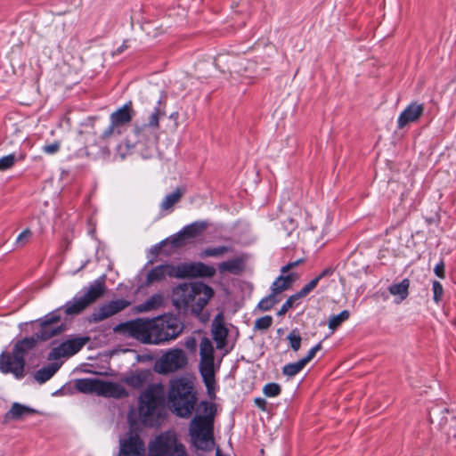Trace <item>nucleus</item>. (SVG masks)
I'll use <instances>...</instances> for the list:
<instances>
[{
    "label": "nucleus",
    "mask_w": 456,
    "mask_h": 456,
    "mask_svg": "<svg viewBox=\"0 0 456 456\" xmlns=\"http://www.w3.org/2000/svg\"><path fill=\"white\" fill-rule=\"evenodd\" d=\"M212 337L216 343V347L222 349L226 345V338L228 336V330L223 322L222 314H218L213 321L212 323Z\"/></svg>",
    "instance_id": "obj_21"
},
{
    "label": "nucleus",
    "mask_w": 456,
    "mask_h": 456,
    "mask_svg": "<svg viewBox=\"0 0 456 456\" xmlns=\"http://www.w3.org/2000/svg\"><path fill=\"white\" fill-rule=\"evenodd\" d=\"M200 371L208 390L215 385L214 347L208 338H202L200 343Z\"/></svg>",
    "instance_id": "obj_7"
},
{
    "label": "nucleus",
    "mask_w": 456,
    "mask_h": 456,
    "mask_svg": "<svg viewBox=\"0 0 456 456\" xmlns=\"http://www.w3.org/2000/svg\"><path fill=\"white\" fill-rule=\"evenodd\" d=\"M278 302L279 298L272 292L270 295L260 300L258 307L263 311H268Z\"/></svg>",
    "instance_id": "obj_40"
},
{
    "label": "nucleus",
    "mask_w": 456,
    "mask_h": 456,
    "mask_svg": "<svg viewBox=\"0 0 456 456\" xmlns=\"http://www.w3.org/2000/svg\"><path fill=\"white\" fill-rule=\"evenodd\" d=\"M100 382L98 379H80L76 380L75 388L81 393L99 395Z\"/></svg>",
    "instance_id": "obj_27"
},
{
    "label": "nucleus",
    "mask_w": 456,
    "mask_h": 456,
    "mask_svg": "<svg viewBox=\"0 0 456 456\" xmlns=\"http://www.w3.org/2000/svg\"><path fill=\"white\" fill-rule=\"evenodd\" d=\"M124 131L121 130L118 126H116L111 121L110 126L102 132L101 137L104 140H108L114 135H119Z\"/></svg>",
    "instance_id": "obj_43"
},
{
    "label": "nucleus",
    "mask_w": 456,
    "mask_h": 456,
    "mask_svg": "<svg viewBox=\"0 0 456 456\" xmlns=\"http://www.w3.org/2000/svg\"><path fill=\"white\" fill-rule=\"evenodd\" d=\"M129 305V302L124 299L110 301L102 305L97 312L93 314V319L95 322L103 321L118 312L124 310Z\"/></svg>",
    "instance_id": "obj_16"
},
{
    "label": "nucleus",
    "mask_w": 456,
    "mask_h": 456,
    "mask_svg": "<svg viewBox=\"0 0 456 456\" xmlns=\"http://www.w3.org/2000/svg\"><path fill=\"white\" fill-rule=\"evenodd\" d=\"M188 241V239L185 237H180V232L174 237L170 239V242L174 247H182L185 245Z\"/></svg>",
    "instance_id": "obj_52"
},
{
    "label": "nucleus",
    "mask_w": 456,
    "mask_h": 456,
    "mask_svg": "<svg viewBox=\"0 0 456 456\" xmlns=\"http://www.w3.org/2000/svg\"><path fill=\"white\" fill-rule=\"evenodd\" d=\"M305 365L306 364L304 362V361L300 359L297 362L284 365L282 368V373L289 378H292L299 373L305 367Z\"/></svg>",
    "instance_id": "obj_39"
},
{
    "label": "nucleus",
    "mask_w": 456,
    "mask_h": 456,
    "mask_svg": "<svg viewBox=\"0 0 456 456\" xmlns=\"http://www.w3.org/2000/svg\"><path fill=\"white\" fill-rule=\"evenodd\" d=\"M319 281L318 279L315 277L314 279H313L312 281H310L307 284H305L297 293H296L297 295V297L299 298L301 297H304L305 296H307L311 291H313L317 284H318Z\"/></svg>",
    "instance_id": "obj_46"
},
{
    "label": "nucleus",
    "mask_w": 456,
    "mask_h": 456,
    "mask_svg": "<svg viewBox=\"0 0 456 456\" xmlns=\"http://www.w3.org/2000/svg\"><path fill=\"white\" fill-rule=\"evenodd\" d=\"M432 290H433V300H434V302L438 304L442 300L443 294H444V289H443L442 284L437 281H434L432 283Z\"/></svg>",
    "instance_id": "obj_47"
},
{
    "label": "nucleus",
    "mask_w": 456,
    "mask_h": 456,
    "mask_svg": "<svg viewBox=\"0 0 456 456\" xmlns=\"http://www.w3.org/2000/svg\"><path fill=\"white\" fill-rule=\"evenodd\" d=\"M273 323V318L269 315L260 317L256 320L254 328L256 330H266Z\"/></svg>",
    "instance_id": "obj_48"
},
{
    "label": "nucleus",
    "mask_w": 456,
    "mask_h": 456,
    "mask_svg": "<svg viewBox=\"0 0 456 456\" xmlns=\"http://www.w3.org/2000/svg\"><path fill=\"white\" fill-rule=\"evenodd\" d=\"M88 338H77L62 342L59 346L54 347L49 353V360H57L61 357L70 356L77 354L86 344Z\"/></svg>",
    "instance_id": "obj_13"
},
{
    "label": "nucleus",
    "mask_w": 456,
    "mask_h": 456,
    "mask_svg": "<svg viewBox=\"0 0 456 456\" xmlns=\"http://www.w3.org/2000/svg\"><path fill=\"white\" fill-rule=\"evenodd\" d=\"M25 360H20L13 352H3L0 354V371L4 374H12L16 379L24 377Z\"/></svg>",
    "instance_id": "obj_12"
},
{
    "label": "nucleus",
    "mask_w": 456,
    "mask_h": 456,
    "mask_svg": "<svg viewBox=\"0 0 456 456\" xmlns=\"http://www.w3.org/2000/svg\"><path fill=\"white\" fill-rule=\"evenodd\" d=\"M167 277L177 278L176 266L166 264L152 268L147 273L145 284L149 286L154 282L161 281L165 280Z\"/></svg>",
    "instance_id": "obj_17"
},
{
    "label": "nucleus",
    "mask_w": 456,
    "mask_h": 456,
    "mask_svg": "<svg viewBox=\"0 0 456 456\" xmlns=\"http://www.w3.org/2000/svg\"><path fill=\"white\" fill-rule=\"evenodd\" d=\"M183 324L173 314L152 319L137 318L122 322L114 328L116 333L135 338L143 344L159 345L176 338Z\"/></svg>",
    "instance_id": "obj_1"
},
{
    "label": "nucleus",
    "mask_w": 456,
    "mask_h": 456,
    "mask_svg": "<svg viewBox=\"0 0 456 456\" xmlns=\"http://www.w3.org/2000/svg\"><path fill=\"white\" fill-rule=\"evenodd\" d=\"M203 414H197L190 424L189 432L193 444L199 450L211 451L215 447L214 420L216 408L214 403H201Z\"/></svg>",
    "instance_id": "obj_3"
},
{
    "label": "nucleus",
    "mask_w": 456,
    "mask_h": 456,
    "mask_svg": "<svg viewBox=\"0 0 456 456\" xmlns=\"http://www.w3.org/2000/svg\"><path fill=\"white\" fill-rule=\"evenodd\" d=\"M183 194V191L180 188H176L172 193L167 194L160 204V208L163 210H168L177 203Z\"/></svg>",
    "instance_id": "obj_36"
},
{
    "label": "nucleus",
    "mask_w": 456,
    "mask_h": 456,
    "mask_svg": "<svg viewBox=\"0 0 456 456\" xmlns=\"http://www.w3.org/2000/svg\"><path fill=\"white\" fill-rule=\"evenodd\" d=\"M37 342V338H25L14 345L12 352L20 360H25L26 354L35 347Z\"/></svg>",
    "instance_id": "obj_26"
},
{
    "label": "nucleus",
    "mask_w": 456,
    "mask_h": 456,
    "mask_svg": "<svg viewBox=\"0 0 456 456\" xmlns=\"http://www.w3.org/2000/svg\"><path fill=\"white\" fill-rule=\"evenodd\" d=\"M289 224L290 225L292 226V229L294 228V224H293V220L292 219H289Z\"/></svg>",
    "instance_id": "obj_60"
},
{
    "label": "nucleus",
    "mask_w": 456,
    "mask_h": 456,
    "mask_svg": "<svg viewBox=\"0 0 456 456\" xmlns=\"http://www.w3.org/2000/svg\"><path fill=\"white\" fill-rule=\"evenodd\" d=\"M35 412L36 410L28 406L14 403L11 409L4 414V422L7 423L10 420H18L22 419L24 416L33 414Z\"/></svg>",
    "instance_id": "obj_24"
},
{
    "label": "nucleus",
    "mask_w": 456,
    "mask_h": 456,
    "mask_svg": "<svg viewBox=\"0 0 456 456\" xmlns=\"http://www.w3.org/2000/svg\"><path fill=\"white\" fill-rule=\"evenodd\" d=\"M61 363L53 362L48 364L47 366L38 370L34 374V379L39 383L43 384L49 380L60 369Z\"/></svg>",
    "instance_id": "obj_32"
},
{
    "label": "nucleus",
    "mask_w": 456,
    "mask_h": 456,
    "mask_svg": "<svg viewBox=\"0 0 456 456\" xmlns=\"http://www.w3.org/2000/svg\"><path fill=\"white\" fill-rule=\"evenodd\" d=\"M281 392V386L277 383H267L263 387V393L265 396L275 397Z\"/></svg>",
    "instance_id": "obj_41"
},
{
    "label": "nucleus",
    "mask_w": 456,
    "mask_h": 456,
    "mask_svg": "<svg viewBox=\"0 0 456 456\" xmlns=\"http://www.w3.org/2000/svg\"><path fill=\"white\" fill-rule=\"evenodd\" d=\"M125 48H126V44L124 43V44L122 45V46H120V47L118 49V53H122V52L124 51V49H125Z\"/></svg>",
    "instance_id": "obj_58"
},
{
    "label": "nucleus",
    "mask_w": 456,
    "mask_h": 456,
    "mask_svg": "<svg viewBox=\"0 0 456 456\" xmlns=\"http://www.w3.org/2000/svg\"><path fill=\"white\" fill-rule=\"evenodd\" d=\"M157 129L150 127L148 125L142 122L141 124L135 123L134 132L136 136V142L147 143L154 142L157 139Z\"/></svg>",
    "instance_id": "obj_23"
},
{
    "label": "nucleus",
    "mask_w": 456,
    "mask_h": 456,
    "mask_svg": "<svg viewBox=\"0 0 456 456\" xmlns=\"http://www.w3.org/2000/svg\"><path fill=\"white\" fill-rule=\"evenodd\" d=\"M287 339L289 340V346L293 349V351L297 352L299 350L301 346L302 338L297 332L293 330L287 336Z\"/></svg>",
    "instance_id": "obj_45"
},
{
    "label": "nucleus",
    "mask_w": 456,
    "mask_h": 456,
    "mask_svg": "<svg viewBox=\"0 0 456 456\" xmlns=\"http://www.w3.org/2000/svg\"><path fill=\"white\" fill-rule=\"evenodd\" d=\"M184 346L187 349L191 351H194L197 347V340L195 338L190 337L186 338L184 342Z\"/></svg>",
    "instance_id": "obj_54"
},
{
    "label": "nucleus",
    "mask_w": 456,
    "mask_h": 456,
    "mask_svg": "<svg viewBox=\"0 0 456 456\" xmlns=\"http://www.w3.org/2000/svg\"><path fill=\"white\" fill-rule=\"evenodd\" d=\"M60 147H61L60 142H53L51 144L45 145L43 147V151L45 153H46V154L52 155V154H54V153L58 152L59 150H60Z\"/></svg>",
    "instance_id": "obj_51"
},
{
    "label": "nucleus",
    "mask_w": 456,
    "mask_h": 456,
    "mask_svg": "<svg viewBox=\"0 0 456 456\" xmlns=\"http://www.w3.org/2000/svg\"><path fill=\"white\" fill-rule=\"evenodd\" d=\"M129 305V302L124 299L110 301L102 305L97 312L93 314V319L95 322L103 321L118 312L124 310Z\"/></svg>",
    "instance_id": "obj_15"
},
{
    "label": "nucleus",
    "mask_w": 456,
    "mask_h": 456,
    "mask_svg": "<svg viewBox=\"0 0 456 456\" xmlns=\"http://www.w3.org/2000/svg\"><path fill=\"white\" fill-rule=\"evenodd\" d=\"M145 446L137 434L129 433L119 441L118 456H144Z\"/></svg>",
    "instance_id": "obj_14"
},
{
    "label": "nucleus",
    "mask_w": 456,
    "mask_h": 456,
    "mask_svg": "<svg viewBox=\"0 0 456 456\" xmlns=\"http://www.w3.org/2000/svg\"><path fill=\"white\" fill-rule=\"evenodd\" d=\"M214 296V290L203 282L184 283L173 292V303L177 308H190L199 315Z\"/></svg>",
    "instance_id": "obj_2"
},
{
    "label": "nucleus",
    "mask_w": 456,
    "mask_h": 456,
    "mask_svg": "<svg viewBox=\"0 0 456 456\" xmlns=\"http://www.w3.org/2000/svg\"><path fill=\"white\" fill-rule=\"evenodd\" d=\"M166 116L165 107L162 104V101L159 98L157 101V106H155L143 119V123L148 125L150 127L159 129V119Z\"/></svg>",
    "instance_id": "obj_25"
},
{
    "label": "nucleus",
    "mask_w": 456,
    "mask_h": 456,
    "mask_svg": "<svg viewBox=\"0 0 456 456\" xmlns=\"http://www.w3.org/2000/svg\"><path fill=\"white\" fill-rule=\"evenodd\" d=\"M410 281L408 279H403L401 282L393 284L388 288L390 294L396 297L395 303L399 304L404 300L409 294Z\"/></svg>",
    "instance_id": "obj_30"
},
{
    "label": "nucleus",
    "mask_w": 456,
    "mask_h": 456,
    "mask_svg": "<svg viewBox=\"0 0 456 456\" xmlns=\"http://www.w3.org/2000/svg\"><path fill=\"white\" fill-rule=\"evenodd\" d=\"M151 373L149 370H136L122 378V382L133 388L142 387L150 379Z\"/></svg>",
    "instance_id": "obj_22"
},
{
    "label": "nucleus",
    "mask_w": 456,
    "mask_h": 456,
    "mask_svg": "<svg viewBox=\"0 0 456 456\" xmlns=\"http://www.w3.org/2000/svg\"><path fill=\"white\" fill-rule=\"evenodd\" d=\"M296 276L293 273L288 275H280L272 284L271 289L276 296L288 289L295 281Z\"/></svg>",
    "instance_id": "obj_31"
},
{
    "label": "nucleus",
    "mask_w": 456,
    "mask_h": 456,
    "mask_svg": "<svg viewBox=\"0 0 456 456\" xmlns=\"http://www.w3.org/2000/svg\"><path fill=\"white\" fill-rule=\"evenodd\" d=\"M163 304V296L161 294H154L144 302L135 306L137 313H146L158 309Z\"/></svg>",
    "instance_id": "obj_29"
},
{
    "label": "nucleus",
    "mask_w": 456,
    "mask_h": 456,
    "mask_svg": "<svg viewBox=\"0 0 456 456\" xmlns=\"http://www.w3.org/2000/svg\"><path fill=\"white\" fill-rule=\"evenodd\" d=\"M128 392L125 387L119 383L101 380L99 395L115 399L125 398L128 396Z\"/></svg>",
    "instance_id": "obj_19"
},
{
    "label": "nucleus",
    "mask_w": 456,
    "mask_h": 456,
    "mask_svg": "<svg viewBox=\"0 0 456 456\" xmlns=\"http://www.w3.org/2000/svg\"><path fill=\"white\" fill-rule=\"evenodd\" d=\"M297 299H299V297L297 294L290 296L281 307L279 314H284L289 308L293 306L295 301Z\"/></svg>",
    "instance_id": "obj_49"
},
{
    "label": "nucleus",
    "mask_w": 456,
    "mask_h": 456,
    "mask_svg": "<svg viewBox=\"0 0 456 456\" xmlns=\"http://www.w3.org/2000/svg\"><path fill=\"white\" fill-rule=\"evenodd\" d=\"M31 237H32L31 230L30 229H25L16 238L15 246L17 248L24 247L30 240Z\"/></svg>",
    "instance_id": "obj_42"
},
{
    "label": "nucleus",
    "mask_w": 456,
    "mask_h": 456,
    "mask_svg": "<svg viewBox=\"0 0 456 456\" xmlns=\"http://www.w3.org/2000/svg\"><path fill=\"white\" fill-rule=\"evenodd\" d=\"M333 271L334 270L332 268H326L318 276H316V278L320 281V280H322V278L331 275L333 273Z\"/></svg>",
    "instance_id": "obj_57"
},
{
    "label": "nucleus",
    "mask_w": 456,
    "mask_h": 456,
    "mask_svg": "<svg viewBox=\"0 0 456 456\" xmlns=\"http://www.w3.org/2000/svg\"><path fill=\"white\" fill-rule=\"evenodd\" d=\"M15 161L16 156L13 153L2 157L0 159V171L10 169L15 164Z\"/></svg>",
    "instance_id": "obj_44"
},
{
    "label": "nucleus",
    "mask_w": 456,
    "mask_h": 456,
    "mask_svg": "<svg viewBox=\"0 0 456 456\" xmlns=\"http://www.w3.org/2000/svg\"><path fill=\"white\" fill-rule=\"evenodd\" d=\"M434 273L436 276H438L441 279H444L445 276V271H444V261H440L437 263L434 268Z\"/></svg>",
    "instance_id": "obj_53"
},
{
    "label": "nucleus",
    "mask_w": 456,
    "mask_h": 456,
    "mask_svg": "<svg viewBox=\"0 0 456 456\" xmlns=\"http://www.w3.org/2000/svg\"><path fill=\"white\" fill-rule=\"evenodd\" d=\"M177 278H211L216 274V269L202 262L183 263L176 265Z\"/></svg>",
    "instance_id": "obj_11"
},
{
    "label": "nucleus",
    "mask_w": 456,
    "mask_h": 456,
    "mask_svg": "<svg viewBox=\"0 0 456 456\" xmlns=\"http://www.w3.org/2000/svg\"><path fill=\"white\" fill-rule=\"evenodd\" d=\"M61 316L56 311L46 314L37 322L40 324V330L37 332V340H48L53 337L61 333L64 330L63 324H60Z\"/></svg>",
    "instance_id": "obj_10"
},
{
    "label": "nucleus",
    "mask_w": 456,
    "mask_h": 456,
    "mask_svg": "<svg viewBox=\"0 0 456 456\" xmlns=\"http://www.w3.org/2000/svg\"><path fill=\"white\" fill-rule=\"evenodd\" d=\"M244 269V259L242 257H235L218 265V270L221 273L239 274Z\"/></svg>",
    "instance_id": "obj_28"
},
{
    "label": "nucleus",
    "mask_w": 456,
    "mask_h": 456,
    "mask_svg": "<svg viewBox=\"0 0 456 456\" xmlns=\"http://www.w3.org/2000/svg\"><path fill=\"white\" fill-rule=\"evenodd\" d=\"M350 316V313L348 310H343L340 314L330 316L328 326L329 329L332 330H336L344 322L348 320Z\"/></svg>",
    "instance_id": "obj_38"
},
{
    "label": "nucleus",
    "mask_w": 456,
    "mask_h": 456,
    "mask_svg": "<svg viewBox=\"0 0 456 456\" xmlns=\"http://www.w3.org/2000/svg\"><path fill=\"white\" fill-rule=\"evenodd\" d=\"M148 456H185V453L183 445L177 443L175 437L165 433L150 444Z\"/></svg>",
    "instance_id": "obj_9"
},
{
    "label": "nucleus",
    "mask_w": 456,
    "mask_h": 456,
    "mask_svg": "<svg viewBox=\"0 0 456 456\" xmlns=\"http://www.w3.org/2000/svg\"><path fill=\"white\" fill-rule=\"evenodd\" d=\"M206 228L203 223H193L185 226L180 232V237H185L188 240L198 236Z\"/></svg>",
    "instance_id": "obj_37"
},
{
    "label": "nucleus",
    "mask_w": 456,
    "mask_h": 456,
    "mask_svg": "<svg viewBox=\"0 0 456 456\" xmlns=\"http://www.w3.org/2000/svg\"><path fill=\"white\" fill-rule=\"evenodd\" d=\"M184 351L172 348L164 353L154 363V371L159 374H168L183 369L187 365Z\"/></svg>",
    "instance_id": "obj_8"
},
{
    "label": "nucleus",
    "mask_w": 456,
    "mask_h": 456,
    "mask_svg": "<svg viewBox=\"0 0 456 456\" xmlns=\"http://www.w3.org/2000/svg\"><path fill=\"white\" fill-rule=\"evenodd\" d=\"M232 250V248L230 246H218V247H213V248H207L203 249L200 256L201 258H207V257H221L224 256L226 253L231 252Z\"/></svg>",
    "instance_id": "obj_34"
},
{
    "label": "nucleus",
    "mask_w": 456,
    "mask_h": 456,
    "mask_svg": "<svg viewBox=\"0 0 456 456\" xmlns=\"http://www.w3.org/2000/svg\"><path fill=\"white\" fill-rule=\"evenodd\" d=\"M104 292V277H101L88 287L85 288L83 289V295L74 297L70 301H68L62 308L67 315L78 314L102 297Z\"/></svg>",
    "instance_id": "obj_6"
},
{
    "label": "nucleus",
    "mask_w": 456,
    "mask_h": 456,
    "mask_svg": "<svg viewBox=\"0 0 456 456\" xmlns=\"http://www.w3.org/2000/svg\"><path fill=\"white\" fill-rule=\"evenodd\" d=\"M248 4V0H241L240 4L241 5H247Z\"/></svg>",
    "instance_id": "obj_59"
},
{
    "label": "nucleus",
    "mask_w": 456,
    "mask_h": 456,
    "mask_svg": "<svg viewBox=\"0 0 456 456\" xmlns=\"http://www.w3.org/2000/svg\"><path fill=\"white\" fill-rule=\"evenodd\" d=\"M254 402H255L256 406H257L258 408H260L263 411H265V409H266L265 399L261 398V397H256V398H255Z\"/></svg>",
    "instance_id": "obj_56"
},
{
    "label": "nucleus",
    "mask_w": 456,
    "mask_h": 456,
    "mask_svg": "<svg viewBox=\"0 0 456 456\" xmlns=\"http://www.w3.org/2000/svg\"><path fill=\"white\" fill-rule=\"evenodd\" d=\"M255 66L256 65L253 61L237 56V60H235L234 62H232V67L230 72L243 75V73L252 69L253 68H255Z\"/></svg>",
    "instance_id": "obj_35"
},
{
    "label": "nucleus",
    "mask_w": 456,
    "mask_h": 456,
    "mask_svg": "<svg viewBox=\"0 0 456 456\" xmlns=\"http://www.w3.org/2000/svg\"><path fill=\"white\" fill-rule=\"evenodd\" d=\"M322 349V343H319L317 344L316 346H314V347H312L305 357L302 358V360L304 361V362L305 364H307L316 354V353Z\"/></svg>",
    "instance_id": "obj_50"
},
{
    "label": "nucleus",
    "mask_w": 456,
    "mask_h": 456,
    "mask_svg": "<svg viewBox=\"0 0 456 456\" xmlns=\"http://www.w3.org/2000/svg\"><path fill=\"white\" fill-rule=\"evenodd\" d=\"M299 263H300V260L289 263V264H287V265H285L284 266L281 267V272L282 273H285L288 271H289L290 269H292V268L296 267L297 265H298Z\"/></svg>",
    "instance_id": "obj_55"
},
{
    "label": "nucleus",
    "mask_w": 456,
    "mask_h": 456,
    "mask_svg": "<svg viewBox=\"0 0 456 456\" xmlns=\"http://www.w3.org/2000/svg\"><path fill=\"white\" fill-rule=\"evenodd\" d=\"M424 107L422 104L412 102L400 114L397 119L399 128L405 127L408 124L416 122L423 114Z\"/></svg>",
    "instance_id": "obj_18"
},
{
    "label": "nucleus",
    "mask_w": 456,
    "mask_h": 456,
    "mask_svg": "<svg viewBox=\"0 0 456 456\" xmlns=\"http://www.w3.org/2000/svg\"><path fill=\"white\" fill-rule=\"evenodd\" d=\"M132 118L133 109L131 102L126 103L110 116V121L123 131L126 130V126L131 122Z\"/></svg>",
    "instance_id": "obj_20"
},
{
    "label": "nucleus",
    "mask_w": 456,
    "mask_h": 456,
    "mask_svg": "<svg viewBox=\"0 0 456 456\" xmlns=\"http://www.w3.org/2000/svg\"><path fill=\"white\" fill-rule=\"evenodd\" d=\"M168 402L172 411L181 418H189L197 402L192 381L185 376L169 381Z\"/></svg>",
    "instance_id": "obj_4"
},
{
    "label": "nucleus",
    "mask_w": 456,
    "mask_h": 456,
    "mask_svg": "<svg viewBox=\"0 0 456 456\" xmlns=\"http://www.w3.org/2000/svg\"><path fill=\"white\" fill-rule=\"evenodd\" d=\"M235 60H237V55L230 54L228 53H221L215 58V64L221 71L224 72L225 69L231 70L232 62H234Z\"/></svg>",
    "instance_id": "obj_33"
},
{
    "label": "nucleus",
    "mask_w": 456,
    "mask_h": 456,
    "mask_svg": "<svg viewBox=\"0 0 456 456\" xmlns=\"http://www.w3.org/2000/svg\"><path fill=\"white\" fill-rule=\"evenodd\" d=\"M166 390L161 383L148 386L138 397V413L141 421L153 426L159 417L160 407L164 402Z\"/></svg>",
    "instance_id": "obj_5"
}]
</instances>
